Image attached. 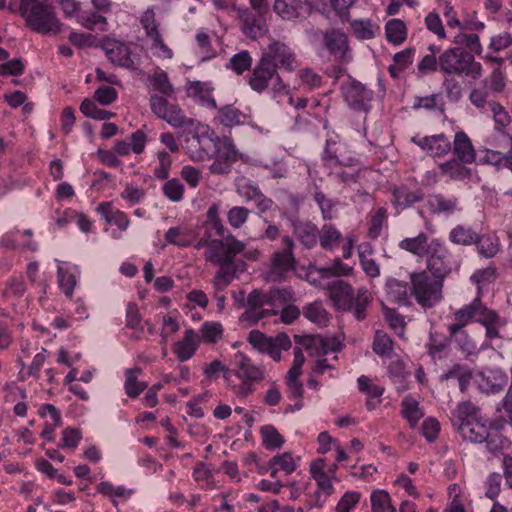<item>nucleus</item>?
Returning <instances> with one entry per match:
<instances>
[{"mask_svg":"<svg viewBox=\"0 0 512 512\" xmlns=\"http://www.w3.org/2000/svg\"><path fill=\"white\" fill-rule=\"evenodd\" d=\"M450 421L464 440L484 443L494 455L510 446L509 439L502 434L503 423L483 417L480 408L470 401L458 403L451 410Z\"/></svg>","mask_w":512,"mask_h":512,"instance_id":"f257e3e1","label":"nucleus"},{"mask_svg":"<svg viewBox=\"0 0 512 512\" xmlns=\"http://www.w3.org/2000/svg\"><path fill=\"white\" fill-rule=\"evenodd\" d=\"M194 247L197 250L205 248L204 259L219 266L212 284L216 290H224L235 277L239 264L236 263L235 257L245 251V243L237 240L231 234L227 235L226 241L219 239L208 240L201 237Z\"/></svg>","mask_w":512,"mask_h":512,"instance_id":"f03ea898","label":"nucleus"},{"mask_svg":"<svg viewBox=\"0 0 512 512\" xmlns=\"http://www.w3.org/2000/svg\"><path fill=\"white\" fill-rule=\"evenodd\" d=\"M294 296L295 293L290 287L273 288L269 291L254 289L241 304L245 311L239 320L255 325L260 320L277 315L281 307L294 301Z\"/></svg>","mask_w":512,"mask_h":512,"instance_id":"7ed1b4c3","label":"nucleus"},{"mask_svg":"<svg viewBox=\"0 0 512 512\" xmlns=\"http://www.w3.org/2000/svg\"><path fill=\"white\" fill-rule=\"evenodd\" d=\"M327 290L329 298L337 310L351 312L358 321L367 317V308L372 302L367 288L360 287L355 294L349 283L343 280H334L328 284Z\"/></svg>","mask_w":512,"mask_h":512,"instance_id":"20e7f679","label":"nucleus"},{"mask_svg":"<svg viewBox=\"0 0 512 512\" xmlns=\"http://www.w3.org/2000/svg\"><path fill=\"white\" fill-rule=\"evenodd\" d=\"M20 10L27 26L41 34H57L62 24L56 16L54 5L48 0H21Z\"/></svg>","mask_w":512,"mask_h":512,"instance_id":"39448f33","label":"nucleus"},{"mask_svg":"<svg viewBox=\"0 0 512 512\" xmlns=\"http://www.w3.org/2000/svg\"><path fill=\"white\" fill-rule=\"evenodd\" d=\"M453 319L467 325L471 322L480 323L485 327L486 336L489 339L498 338L500 336V317L495 310L488 308L482 303L480 292H477L476 297L471 303L456 310L453 314Z\"/></svg>","mask_w":512,"mask_h":512,"instance_id":"423d86ee","label":"nucleus"},{"mask_svg":"<svg viewBox=\"0 0 512 512\" xmlns=\"http://www.w3.org/2000/svg\"><path fill=\"white\" fill-rule=\"evenodd\" d=\"M439 71L448 76L478 79L482 76V65L468 51L453 47L439 55Z\"/></svg>","mask_w":512,"mask_h":512,"instance_id":"0eeeda50","label":"nucleus"},{"mask_svg":"<svg viewBox=\"0 0 512 512\" xmlns=\"http://www.w3.org/2000/svg\"><path fill=\"white\" fill-rule=\"evenodd\" d=\"M283 248L274 251L264 272L268 282H282L290 278L296 271L297 260L294 255L295 243L286 235L282 237Z\"/></svg>","mask_w":512,"mask_h":512,"instance_id":"6e6552de","label":"nucleus"},{"mask_svg":"<svg viewBox=\"0 0 512 512\" xmlns=\"http://www.w3.org/2000/svg\"><path fill=\"white\" fill-rule=\"evenodd\" d=\"M250 88L258 93L269 91L273 97L286 95L287 90L277 71V65H272L262 56L248 76Z\"/></svg>","mask_w":512,"mask_h":512,"instance_id":"1a4fd4ad","label":"nucleus"},{"mask_svg":"<svg viewBox=\"0 0 512 512\" xmlns=\"http://www.w3.org/2000/svg\"><path fill=\"white\" fill-rule=\"evenodd\" d=\"M340 148L341 146L336 142L327 141L323 154L324 165L331 169L330 175L342 183H356L358 170L354 166L357 165L358 161L354 157H343Z\"/></svg>","mask_w":512,"mask_h":512,"instance_id":"9d476101","label":"nucleus"},{"mask_svg":"<svg viewBox=\"0 0 512 512\" xmlns=\"http://www.w3.org/2000/svg\"><path fill=\"white\" fill-rule=\"evenodd\" d=\"M411 294L423 308H432L442 299L443 281L429 275L427 271L410 275Z\"/></svg>","mask_w":512,"mask_h":512,"instance_id":"9b49d317","label":"nucleus"},{"mask_svg":"<svg viewBox=\"0 0 512 512\" xmlns=\"http://www.w3.org/2000/svg\"><path fill=\"white\" fill-rule=\"evenodd\" d=\"M492 96L494 95L487 89V87L482 85L474 88L470 92L469 100L475 107L483 112H491L496 125V132L501 135L503 140L506 142L507 147L510 145V140L508 135L504 133L503 129L509 125L510 116L499 102L491 98Z\"/></svg>","mask_w":512,"mask_h":512,"instance_id":"f8f14e48","label":"nucleus"},{"mask_svg":"<svg viewBox=\"0 0 512 512\" xmlns=\"http://www.w3.org/2000/svg\"><path fill=\"white\" fill-rule=\"evenodd\" d=\"M458 266L445 242L439 238L430 240V251L426 256V269L431 276L442 281Z\"/></svg>","mask_w":512,"mask_h":512,"instance_id":"ddd939ff","label":"nucleus"},{"mask_svg":"<svg viewBox=\"0 0 512 512\" xmlns=\"http://www.w3.org/2000/svg\"><path fill=\"white\" fill-rule=\"evenodd\" d=\"M149 104L152 112L160 119L166 121L174 128H188L194 126V120L185 116L184 112L177 105L170 104L168 99L158 96L156 93L150 95Z\"/></svg>","mask_w":512,"mask_h":512,"instance_id":"4468645a","label":"nucleus"},{"mask_svg":"<svg viewBox=\"0 0 512 512\" xmlns=\"http://www.w3.org/2000/svg\"><path fill=\"white\" fill-rule=\"evenodd\" d=\"M236 13L240 22V29L247 38L255 40L264 37L268 33L269 28L265 13L247 7H238Z\"/></svg>","mask_w":512,"mask_h":512,"instance_id":"2eb2a0df","label":"nucleus"},{"mask_svg":"<svg viewBox=\"0 0 512 512\" xmlns=\"http://www.w3.org/2000/svg\"><path fill=\"white\" fill-rule=\"evenodd\" d=\"M261 56L272 65H277V69L282 68L291 72L299 66L294 50L281 41L275 40L269 43Z\"/></svg>","mask_w":512,"mask_h":512,"instance_id":"dca6fc26","label":"nucleus"},{"mask_svg":"<svg viewBox=\"0 0 512 512\" xmlns=\"http://www.w3.org/2000/svg\"><path fill=\"white\" fill-rule=\"evenodd\" d=\"M132 45V43L113 37H105L101 42V48L107 58L113 64L127 69H135V62L132 58Z\"/></svg>","mask_w":512,"mask_h":512,"instance_id":"f3484780","label":"nucleus"},{"mask_svg":"<svg viewBox=\"0 0 512 512\" xmlns=\"http://www.w3.org/2000/svg\"><path fill=\"white\" fill-rule=\"evenodd\" d=\"M273 11L283 21L302 22L313 11V6L308 0H275Z\"/></svg>","mask_w":512,"mask_h":512,"instance_id":"a211bd4d","label":"nucleus"},{"mask_svg":"<svg viewBox=\"0 0 512 512\" xmlns=\"http://www.w3.org/2000/svg\"><path fill=\"white\" fill-rule=\"evenodd\" d=\"M182 147L192 161L203 162L211 159L216 144L209 135L194 133L185 137Z\"/></svg>","mask_w":512,"mask_h":512,"instance_id":"6ab92c4d","label":"nucleus"},{"mask_svg":"<svg viewBox=\"0 0 512 512\" xmlns=\"http://www.w3.org/2000/svg\"><path fill=\"white\" fill-rule=\"evenodd\" d=\"M341 92L345 102L354 110L367 112L372 100L373 92L362 83L349 78L341 85Z\"/></svg>","mask_w":512,"mask_h":512,"instance_id":"aec40b11","label":"nucleus"},{"mask_svg":"<svg viewBox=\"0 0 512 512\" xmlns=\"http://www.w3.org/2000/svg\"><path fill=\"white\" fill-rule=\"evenodd\" d=\"M241 157L232 139L225 137L216 150V158L210 165L212 174L222 175L231 171L232 165Z\"/></svg>","mask_w":512,"mask_h":512,"instance_id":"412c9836","label":"nucleus"},{"mask_svg":"<svg viewBox=\"0 0 512 512\" xmlns=\"http://www.w3.org/2000/svg\"><path fill=\"white\" fill-rule=\"evenodd\" d=\"M323 43L328 52L341 62L352 59L347 35L338 29H329L323 35Z\"/></svg>","mask_w":512,"mask_h":512,"instance_id":"4be33fe9","label":"nucleus"},{"mask_svg":"<svg viewBox=\"0 0 512 512\" xmlns=\"http://www.w3.org/2000/svg\"><path fill=\"white\" fill-rule=\"evenodd\" d=\"M412 142L431 157H444L451 150V142L443 133L421 138L413 137Z\"/></svg>","mask_w":512,"mask_h":512,"instance_id":"5701e85b","label":"nucleus"},{"mask_svg":"<svg viewBox=\"0 0 512 512\" xmlns=\"http://www.w3.org/2000/svg\"><path fill=\"white\" fill-rule=\"evenodd\" d=\"M426 207L432 215L449 217L460 211L459 199L442 193H434L427 196Z\"/></svg>","mask_w":512,"mask_h":512,"instance_id":"b1692460","label":"nucleus"},{"mask_svg":"<svg viewBox=\"0 0 512 512\" xmlns=\"http://www.w3.org/2000/svg\"><path fill=\"white\" fill-rule=\"evenodd\" d=\"M467 324L461 321H455L448 325V332L451 340L456 344L457 348L465 355L470 356L478 352L476 342L469 336L464 327Z\"/></svg>","mask_w":512,"mask_h":512,"instance_id":"393cba45","label":"nucleus"},{"mask_svg":"<svg viewBox=\"0 0 512 512\" xmlns=\"http://www.w3.org/2000/svg\"><path fill=\"white\" fill-rule=\"evenodd\" d=\"M391 202L397 212L403 211L423 199L420 189H411L407 185H399L391 190Z\"/></svg>","mask_w":512,"mask_h":512,"instance_id":"a878e982","label":"nucleus"},{"mask_svg":"<svg viewBox=\"0 0 512 512\" xmlns=\"http://www.w3.org/2000/svg\"><path fill=\"white\" fill-rule=\"evenodd\" d=\"M237 369L229 371L236 378H243L252 383L260 382L264 378L263 369L251 362V360L242 353L236 354Z\"/></svg>","mask_w":512,"mask_h":512,"instance_id":"bb28decb","label":"nucleus"},{"mask_svg":"<svg viewBox=\"0 0 512 512\" xmlns=\"http://www.w3.org/2000/svg\"><path fill=\"white\" fill-rule=\"evenodd\" d=\"M147 136L142 130L133 132L129 141L117 140L114 144V151L118 156H127L130 152L141 154L146 146Z\"/></svg>","mask_w":512,"mask_h":512,"instance_id":"cd10ccee","label":"nucleus"},{"mask_svg":"<svg viewBox=\"0 0 512 512\" xmlns=\"http://www.w3.org/2000/svg\"><path fill=\"white\" fill-rule=\"evenodd\" d=\"M506 380V376L500 370L490 369L480 372L476 381L481 391L494 394L504 388Z\"/></svg>","mask_w":512,"mask_h":512,"instance_id":"c85d7f7f","label":"nucleus"},{"mask_svg":"<svg viewBox=\"0 0 512 512\" xmlns=\"http://www.w3.org/2000/svg\"><path fill=\"white\" fill-rule=\"evenodd\" d=\"M387 299L399 305L410 303L411 288L408 283L395 278H388L385 284Z\"/></svg>","mask_w":512,"mask_h":512,"instance_id":"c756f323","label":"nucleus"},{"mask_svg":"<svg viewBox=\"0 0 512 512\" xmlns=\"http://www.w3.org/2000/svg\"><path fill=\"white\" fill-rule=\"evenodd\" d=\"M358 258L363 272L369 278L380 276V265L374 257V248L371 243L363 242L358 246Z\"/></svg>","mask_w":512,"mask_h":512,"instance_id":"7c9ffc66","label":"nucleus"},{"mask_svg":"<svg viewBox=\"0 0 512 512\" xmlns=\"http://www.w3.org/2000/svg\"><path fill=\"white\" fill-rule=\"evenodd\" d=\"M453 152L461 162L472 164L476 160L472 141L464 131H458L454 135Z\"/></svg>","mask_w":512,"mask_h":512,"instance_id":"2f4dec72","label":"nucleus"},{"mask_svg":"<svg viewBox=\"0 0 512 512\" xmlns=\"http://www.w3.org/2000/svg\"><path fill=\"white\" fill-rule=\"evenodd\" d=\"M430 240L426 233L421 232L417 236L404 238L398 246L418 258H424L430 251Z\"/></svg>","mask_w":512,"mask_h":512,"instance_id":"473e14b6","label":"nucleus"},{"mask_svg":"<svg viewBox=\"0 0 512 512\" xmlns=\"http://www.w3.org/2000/svg\"><path fill=\"white\" fill-rule=\"evenodd\" d=\"M293 228L295 237L303 246L308 249L316 246L319 240L320 229H318L314 223L310 221H299L294 223Z\"/></svg>","mask_w":512,"mask_h":512,"instance_id":"72a5a7b5","label":"nucleus"},{"mask_svg":"<svg viewBox=\"0 0 512 512\" xmlns=\"http://www.w3.org/2000/svg\"><path fill=\"white\" fill-rule=\"evenodd\" d=\"M357 384L359 391L367 395L365 403L366 408L369 411L374 410L381 403V396L384 393V388L373 384L370 378L365 375H361L357 379Z\"/></svg>","mask_w":512,"mask_h":512,"instance_id":"f704fd0d","label":"nucleus"},{"mask_svg":"<svg viewBox=\"0 0 512 512\" xmlns=\"http://www.w3.org/2000/svg\"><path fill=\"white\" fill-rule=\"evenodd\" d=\"M199 343V336L192 329L185 331V335L181 341H178L174 346V353L181 361L189 360L197 350Z\"/></svg>","mask_w":512,"mask_h":512,"instance_id":"c9c22d12","label":"nucleus"},{"mask_svg":"<svg viewBox=\"0 0 512 512\" xmlns=\"http://www.w3.org/2000/svg\"><path fill=\"white\" fill-rule=\"evenodd\" d=\"M96 210L107 223L116 225L121 231L127 230L130 224L128 216L123 211L114 209L110 202L99 204Z\"/></svg>","mask_w":512,"mask_h":512,"instance_id":"e433bc0d","label":"nucleus"},{"mask_svg":"<svg viewBox=\"0 0 512 512\" xmlns=\"http://www.w3.org/2000/svg\"><path fill=\"white\" fill-rule=\"evenodd\" d=\"M213 88L207 82L195 81L187 87V95L197 100L201 105L216 108L212 95Z\"/></svg>","mask_w":512,"mask_h":512,"instance_id":"4c0bfd02","label":"nucleus"},{"mask_svg":"<svg viewBox=\"0 0 512 512\" xmlns=\"http://www.w3.org/2000/svg\"><path fill=\"white\" fill-rule=\"evenodd\" d=\"M148 81L153 90L159 93L157 94L158 96H163L165 99H168L175 93V89L169 80L168 74L159 67L148 77Z\"/></svg>","mask_w":512,"mask_h":512,"instance_id":"58836bf2","label":"nucleus"},{"mask_svg":"<svg viewBox=\"0 0 512 512\" xmlns=\"http://www.w3.org/2000/svg\"><path fill=\"white\" fill-rule=\"evenodd\" d=\"M325 467V461L323 459H317L311 462L309 472L320 491L333 494L334 487L329 475L325 471Z\"/></svg>","mask_w":512,"mask_h":512,"instance_id":"ea45409f","label":"nucleus"},{"mask_svg":"<svg viewBox=\"0 0 512 512\" xmlns=\"http://www.w3.org/2000/svg\"><path fill=\"white\" fill-rule=\"evenodd\" d=\"M428 354L434 360H441L447 357L450 350V340L443 334L430 332L426 344Z\"/></svg>","mask_w":512,"mask_h":512,"instance_id":"a19ab883","label":"nucleus"},{"mask_svg":"<svg viewBox=\"0 0 512 512\" xmlns=\"http://www.w3.org/2000/svg\"><path fill=\"white\" fill-rule=\"evenodd\" d=\"M196 235L186 226L171 227L165 233V240L178 247H188L194 244Z\"/></svg>","mask_w":512,"mask_h":512,"instance_id":"79ce46f5","label":"nucleus"},{"mask_svg":"<svg viewBox=\"0 0 512 512\" xmlns=\"http://www.w3.org/2000/svg\"><path fill=\"white\" fill-rule=\"evenodd\" d=\"M458 158H453L439 164L440 172L443 176L451 180H465L470 178L471 170L465 166Z\"/></svg>","mask_w":512,"mask_h":512,"instance_id":"37998d69","label":"nucleus"},{"mask_svg":"<svg viewBox=\"0 0 512 512\" xmlns=\"http://www.w3.org/2000/svg\"><path fill=\"white\" fill-rule=\"evenodd\" d=\"M142 373L140 367H134L125 371L124 390L128 397H138L147 387L146 382L138 381L139 375Z\"/></svg>","mask_w":512,"mask_h":512,"instance_id":"c03bdc74","label":"nucleus"},{"mask_svg":"<svg viewBox=\"0 0 512 512\" xmlns=\"http://www.w3.org/2000/svg\"><path fill=\"white\" fill-rule=\"evenodd\" d=\"M455 379L461 392H465L472 379V370L467 365L454 364L441 375V380Z\"/></svg>","mask_w":512,"mask_h":512,"instance_id":"a18cd8bd","label":"nucleus"},{"mask_svg":"<svg viewBox=\"0 0 512 512\" xmlns=\"http://www.w3.org/2000/svg\"><path fill=\"white\" fill-rule=\"evenodd\" d=\"M304 317L319 327H326L331 316L321 301H314L303 308Z\"/></svg>","mask_w":512,"mask_h":512,"instance_id":"49530a36","label":"nucleus"},{"mask_svg":"<svg viewBox=\"0 0 512 512\" xmlns=\"http://www.w3.org/2000/svg\"><path fill=\"white\" fill-rule=\"evenodd\" d=\"M351 29L359 40H370L380 34V26L371 19H354Z\"/></svg>","mask_w":512,"mask_h":512,"instance_id":"de8ad7c7","label":"nucleus"},{"mask_svg":"<svg viewBox=\"0 0 512 512\" xmlns=\"http://www.w3.org/2000/svg\"><path fill=\"white\" fill-rule=\"evenodd\" d=\"M77 21L88 30H99L105 32L108 30L106 17L98 11H82L77 15Z\"/></svg>","mask_w":512,"mask_h":512,"instance_id":"09e8293b","label":"nucleus"},{"mask_svg":"<svg viewBox=\"0 0 512 512\" xmlns=\"http://www.w3.org/2000/svg\"><path fill=\"white\" fill-rule=\"evenodd\" d=\"M412 108L414 110L425 109L430 112L444 114L445 102L441 93H434L428 96L414 98Z\"/></svg>","mask_w":512,"mask_h":512,"instance_id":"8fccbe9b","label":"nucleus"},{"mask_svg":"<svg viewBox=\"0 0 512 512\" xmlns=\"http://www.w3.org/2000/svg\"><path fill=\"white\" fill-rule=\"evenodd\" d=\"M401 415L408 421L410 427L414 428L424 413L419 402L412 395H407L401 402Z\"/></svg>","mask_w":512,"mask_h":512,"instance_id":"3c124183","label":"nucleus"},{"mask_svg":"<svg viewBox=\"0 0 512 512\" xmlns=\"http://www.w3.org/2000/svg\"><path fill=\"white\" fill-rule=\"evenodd\" d=\"M342 239V233L332 224H324L319 231V242L324 250L338 248Z\"/></svg>","mask_w":512,"mask_h":512,"instance_id":"603ef678","label":"nucleus"},{"mask_svg":"<svg viewBox=\"0 0 512 512\" xmlns=\"http://www.w3.org/2000/svg\"><path fill=\"white\" fill-rule=\"evenodd\" d=\"M220 123L226 127L243 125L247 122V115L233 105H225L218 111Z\"/></svg>","mask_w":512,"mask_h":512,"instance_id":"864d4df0","label":"nucleus"},{"mask_svg":"<svg viewBox=\"0 0 512 512\" xmlns=\"http://www.w3.org/2000/svg\"><path fill=\"white\" fill-rule=\"evenodd\" d=\"M292 343L286 333H279L276 337H271L262 353H267L273 360L281 359V352L290 349Z\"/></svg>","mask_w":512,"mask_h":512,"instance_id":"5fc2aeb1","label":"nucleus"},{"mask_svg":"<svg viewBox=\"0 0 512 512\" xmlns=\"http://www.w3.org/2000/svg\"><path fill=\"white\" fill-rule=\"evenodd\" d=\"M388 376L396 385V389L399 392H403L407 389V380L410 373L406 370L405 363L402 360L397 359L389 364Z\"/></svg>","mask_w":512,"mask_h":512,"instance_id":"6e6d98bb","label":"nucleus"},{"mask_svg":"<svg viewBox=\"0 0 512 512\" xmlns=\"http://www.w3.org/2000/svg\"><path fill=\"white\" fill-rule=\"evenodd\" d=\"M372 349L379 357L391 359L394 355V341L385 332L377 330L374 335Z\"/></svg>","mask_w":512,"mask_h":512,"instance_id":"4d7b16f0","label":"nucleus"},{"mask_svg":"<svg viewBox=\"0 0 512 512\" xmlns=\"http://www.w3.org/2000/svg\"><path fill=\"white\" fill-rule=\"evenodd\" d=\"M453 43L456 45L465 46L470 54L477 56L483 52V47L480 42L478 34L473 32L458 31L453 37Z\"/></svg>","mask_w":512,"mask_h":512,"instance_id":"13d9d810","label":"nucleus"},{"mask_svg":"<svg viewBox=\"0 0 512 512\" xmlns=\"http://www.w3.org/2000/svg\"><path fill=\"white\" fill-rule=\"evenodd\" d=\"M474 244L477 246L478 253L485 258H492L499 252L500 243L495 235L477 234Z\"/></svg>","mask_w":512,"mask_h":512,"instance_id":"bf43d9fd","label":"nucleus"},{"mask_svg":"<svg viewBox=\"0 0 512 512\" xmlns=\"http://www.w3.org/2000/svg\"><path fill=\"white\" fill-rule=\"evenodd\" d=\"M224 378L227 383V387L238 398H245L254 392V383L246 379L236 378L234 375H231L230 372H227L224 375Z\"/></svg>","mask_w":512,"mask_h":512,"instance_id":"052dcab7","label":"nucleus"},{"mask_svg":"<svg viewBox=\"0 0 512 512\" xmlns=\"http://www.w3.org/2000/svg\"><path fill=\"white\" fill-rule=\"evenodd\" d=\"M313 199L318 205L322 218L324 220H333L337 218L338 201L328 198L322 191L316 190Z\"/></svg>","mask_w":512,"mask_h":512,"instance_id":"680f3d73","label":"nucleus"},{"mask_svg":"<svg viewBox=\"0 0 512 512\" xmlns=\"http://www.w3.org/2000/svg\"><path fill=\"white\" fill-rule=\"evenodd\" d=\"M415 54L414 48H405L404 50L396 53L393 57L394 63L388 68L389 73L392 77H398L407 67L413 63Z\"/></svg>","mask_w":512,"mask_h":512,"instance_id":"e2e57ef3","label":"nucleus"},{"mask_svg":"<svg viewBox=\"0 0 512 512\" xmlns=\"http://www.w3.org/2000/svg\"><path fill=\"white\" fill-rule=\"evenodd\" d=\"M387 41L394 45L403 43L407 37V28L400 19H391L385 25Z\"/></svg>","mask_w":512,"mask_h":512,"instance_id":"0e129e2a","label":"nucleus"},{"mask_svg":"<svg viewBox=\"0 0 512 512\" xmlns=\"http://www.w3.org/2000/svg\"><path fill=\"white\" fill-rule=\"evenodd\" d=\"M477 234L471 227L457 225L449 232V240L457 245L470 246L476 241Z\"/></svg>","mask_w":512,"mask_h":512,"instance_id":"69168bd1","label":"nucleus"},{"mask_svg":"<svg viewBox=\"0 0 512 512\" xmlns=\"http://www.w3.org/2000/svg\"><path fill=\"white\" fill-rule=\"evenodd\" d=\"M372 512H396L391 497L385 490H375L370 496Z\"/></svg>","mask_w":512,"mask_h":512,"instance_id":"338daca9","label":"nucleus"},{"mask_svg":"<svg viewBox=\"0 0 512 512\" xmlns=\"http://www.w3.org/2000/svg\"><path fill=\"white\" fill-rule=\"evenodd\" d=\"M140 24L148 39L161 34L160 22L156 19L155 11L152 8H148L143 12L140 17Z\"/></svg>","mask_w":512,"mask_h":512,"instance_id":"774afa93","label":"nucleus"}]
</instances>
